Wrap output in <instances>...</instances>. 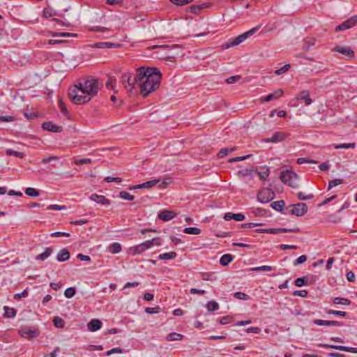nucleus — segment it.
Wrapping results in <instances>:
<instances>
[{
    "label": "nucleus",
    "mask_w": 357,
    "mask_h": 357,
    "mask_svg": "<svg viewBox=\"0 0 357 357\" xmlns=\"http://www.w3.org/2000/svg\"><path fill=\"white\" fill-rule=\"evenodd\" d=\"M26 296H28V291L25 289L22 293L15 294L14 298L16 300H20V298H25Z\"/></svg>",
    "instance_id": "69168bd1"
},
{
    "label": "nucleus",
    "mask_w": 357,
    "mask_h": 357,
    "mask_svg": "<svg viewBox=\"0 0 357 357\" xmlns=\"http://www.w3.org/2000/svg\"><path fill=\"white\" fill-rule=\"evenodd\" d=\"M176 216V213L172 211L164 210L158 214L159 219L168 221L173 219Z\"/></svg>",
    "instance_id": "412c9836"
},
{
    "label": "nucleus",
    "mask_w": 357,
    "mask_h": 357,
    "mask_svg": "<svg viewBox=\"0 0 357 357\" xmlns=\"http://www.w3.org/2000/svg\"><path fill=\"white\" fill-rule=\"evenodd\" d=\"M54 324L57 328H63L64 326V321L60 317H55L53 320Z\"/></svg>",
    "instance_id": "3c124183"
},
{
    "label": "nucleus",
    "mask_w": 357,
    "mask_h": 357,
    "mask_svg": "<svg viewBox=\"0 0 357 357\" xmlns=\"http://www.w3.org/2000/svg\"><path fill=\"white\" fill-rule=\"evenodd\" d=\"M333 303L337 305L342 304L349 305L351 303V301L345 298L336 297L333 299Z\"/></svg>",
    "instance_id": "58836bf2"
},
{
    "label": "nucleus",
    "mask_w": 357,
    "mask_h": 357,
    "mask_svg": "<svg viewBox=\"0 0 357 357\" xmlns=\"http://www.w3.org/2000/svg\"><path fill=\"white\" fill-rule=\"evenodd\" d=\"M316 39L314 38H306L303 40V46L302 49L305 51H310L311 47L314 46Z\"/></svg>",
    "instance_id": "393cba45"
},
{
    "label": "nucleus",
    "mask_w": 357,
    "mask_h": 357,
    "mask_svg": "<svg viewBox=\"0 0 357 357\" xmlns=\"http://www.w3.org/2000/svg\"><path fill=\"white\" fill-rule=\"evenodd\" d=\"M180 46L178 45H154L152 47V49L159 48L162 50L166 49H173V48H178Z\"/></svg>",
    "instance_id": "5fc2aeb1"
},
{
    "label": "nucleus",
    "mask_w": 357,
    "mask_h": 357,
    "mask_svg": "<svg viewBox=\"0 0 357 357\" xmlns=\"http://www.w3.org/2000/svg\"><path fill=\"white\" fill-rule=\"evenodd\" d=\"M357 25V16L354 15L349 18L347 20L343 22L342 24L337 25L335 31H344L349 29H351L354 27V26Z\"/></svg>",
    "instance_id": "9d476101"
},
{
    "label": "nucleus",
    "mask_w": 357,
    "mask_h": 357,
    "mask_svg": "<svg viewBox=\"0 0 357 357\" xmlns=\"http://www.w3.org/2000/svg\"><path fill=\"white\" fill-rule=\"evenodd\" d=\"M59 107L62 113H63L64 114H68V109L61 99L59 100Z\"/></svg>",
    "instance_id": "052dcab7"
},
{
    "label": "nucleus",
    "mask_w": 357,
    "mask_h": 357,
    "mask_svg": "<svg viewBox=\"0 0 357 357\" xmlns=\"http://www.w3.org/2000/svg\"><path fill=\"white\" fill-rule=\"evenodd\" d=\"M211 3H204L199 5H192L189 7V10L192 13L198 14L204 8H208L210 6Z\"/></svg>",
    "instance_id": "5701e85b"
},
{
    "label": "nucleus",
    "mask_w": 357,
    "mask_h": 357,
    "mask_svg": "<svg viewBox=\"0 0 357 357\" xmlns=\"http://www.w3.org/2000/svg\"><path fill=\"white\" fill-rule=\"evenodd\" d=\"M319 347L326 348V349H333L339 350L341 351L357 353V348H355V347H345V346H340V345H334V344H319Z\"/></svg>",
    "instance_id": "9b49d317"
},
{
    "label": "nucleus",
    "mask_w": 357,
    "mask_h": 357,
    "mask_svg": "<svg viewBox=\"0 0 357 357\" xmlns=\"http://www.w3.org/2000/svg\"><path fill=\"white\" fill-rule=\"evenodd\" d=\"M327 313L330 314H333L335 316H341V317L347 316V313L345 312L334 310H329L328 311H327Z\"/></svg>",
    "instance_id": "4d7b16f0"
},
{
    "label": "nucleus",
    "mask_w": 357,
    "mask_h": 357,
    "mask_svg": "<svg viewBox=\"0 0 357 357\" xmlns=\"http://www.w3.org/2000/svg\"><path fill=\"white\" fill-rule=\"evenodd\" d=\"M307 259V258L305 255H301L294 261V266H296L298 264H303L305 262Z\"/></svg>",
    "instance_id": "6e6d98bb"
},
{
    "label": "nucleus",
    "mask_w": 357,
    "mask_h": 357,
    "mask_svg": "<svg viewBox=\"0 0 357 357\" xmlns=\"http://www.w3.org/2000/svg\"><path fill=\"white\" fill-rule=\"evenodd\" d=\"M257 232L267 233V234H277L284 232H295L298 233L300 231V229L297 227L295 228H271V229H257L256 230Z\"/></svg>",
    "instance_id": "1a4fd4ad"
},
{
    "label": "nucleus",
    "mask_w": 357,
    "mask_h": 357,
    "mask_svg": "<svg viewBox=\"0 0 357 357\" xmlns=\"http://www.w3.org/2000/svg\"><path fill=\"white\" fill-rule=\"evenodd\" d=\"M206 307L208 311L214 312L219 309V305L216 301H211L206 303Z\"/></svg>",
    "instance_id": "f704fd0d"
},
{
    "label": "nucleus",
    "mask_w": 357,
    "mask_h": 357,
    "mask_svg": "<svg viewBox=\"0 0 357 357\" xmlns=\"http://www.w3.org/2000/svg\"><path fill=\"white\" fill-rule=\"evenodd\" d=\"M234 297L237 299L244 300V301L248 300L250 298V296L248 294H246L243 292H241V291L236 292L234 294Z\"/></svg>",
    "instance_id": "09e8293b"
},
{
    "label": "nucleus",
    "mask_w": 357,
    "mask_h": 357,
    "mask_svg": "<svg viewBox=\"0 0 357 357\" xmlns=\"http://www.w3.org/2000/svg\"><path fill=\"white\" fill-rule=\"evenodd\" d=\"M183 335L177 333H170L167 335L166 339L167 341L181 340L183 338Z\"/></svg>",
    "instance_id": "7c9ffc66"
},
{
    "label": "nucleus",
    "mask_w": 357,
    "mask_h": 357,
    "mask_svg": "<svg viewBox=\"0 0 357 357\" xmlns=\"http://www.w3.org/2000/svg\"><path fill=\"white\" fill-rule=\"evenodd\" d=\"M108 250L112 254H117L121 251V245L119 243H113L109 246Z\"/></svg>",
    "instance_id": "2f4dec72"
},
{
    "label": "nucleus",
    "mask_w": 357,
    "mask_h": 357,
    "mask_svg": "<svg viewBox=\"0 0 357 357\" xmlns=\"http://www.w3.org/2000/svg\"><path fill=\"white\" fill-rule=\"evenodd\" d=\"M19 334L24 338L32 339L39 335V331L37 329L25 328L19 331Z\"/></svg>",
    "instance_id": "4468645a"
},
{
    "label": "nucleus",
    "mask_w": 357,
    "mask_h": 357,
    "mask_svg": "<svg viewBox=\"0 0 357 357\" xmlns=\"http://www.w3.org/2000/svg\"><path fill=\"white\" fill-rule=\"evenodd\" d=\"M298 176L296 173L292 171L286 170L281 172L280 180L282 183L289 185L291 188H297L296 180Z\"/></svg>",
    "instance_id": "0eeeda50"
},
{
    "label": "nucleus",
    "mask_w": 357,
    "mask_h": 357,
    "mask_svg": "<svg viewBox=\"0 0 357 357\" xmlns=\"http://www.w3.org/2000/svg\"><path fill=\"white\" fill-rule=\"evenodd\" d=\"M52 251L53 250L52 248H46L43 253L39 254L36 257V259L44 261L52 255Z\"/></svg>",
    "instance_id": "bb28decb"
},
{
    "label": "nucleus",
    "mask_w": 357,
    "mask_h": 357,
    "mask_svg": "<svg viewBox=\"0 0 357 357\" xmlns=\"http://www.w3.org/2000/svg\"><path fill=\"white\" fill-rule=\"evenodd\" d=\"M234 259V257L230 254L223 255L220 259V263L222 266H227L232 260Z\"/></svg>",
    "instance_id": "c756f323"
},
{
    "label": "nucleus",
    "mask_w": 357,
    "mask_h": 357,
    "mask_svg": "<svg viewBox=\"0 0 357 357\" xmlns=\"http://www.w3.org/2000/svg\"><path fill=\"white\" fill-rule=\"evenodd\" d=\"M176 256V252H170L159 255L158 259L159 260H169L175 259Z\"/></svg>",
    "instance_id": "cd10ccee"
},
{
    "label": "nucleus",
    "mask_w": 357,
    "mask_h": 357,
    "mask_svg": "<svg viewBox=\"0 0 357 357\" xmlns=\"http://www.w3.org/2000/svg\"><path fill=\"white\" fill-rule=\"evenodd\" d=\"M6 154L7 155H13L20 158H23L24 157V153L14 151L12 149H6Z\"/></svg>",
    "instance_id": "4c0bfd02"
},
{
    "label": "nucleus",
    "mask_w": 357,
    "mask_h": 357,
    "mask_svg": "<svg viewBox=\"0 0 357 357\" xmlns=\"http://www.w3.org/2000/svg\"><path fill=\"white\" fill-rule=\"evenodd\" d=\"M138 82L140 93L143 97L155 91L160 86L161 73L158 68H138Z\"/></svg>",
    "instance_id": "f257e3e1"
},
{
    "label": "nucleus",
    "mask_w": 357,
    "mask_h": 357,
    "mask_svg": "<svg viewBox=\"0 0 357 357\" xmlns=\"http://www.w3.org/2000/svg\"><path fill=\"white\" fill-rule=\"evenodd\" d=\"M78 85L85 94L90 97L91 100L97 96L102 86L98 79L92 76L83 79L82 81L78 83Z\"/></svg>",
    "instance_id": "f03ea898"
},
{
    "label": "nucleus",
    "mask_w": 357,
    "mask_h": 357,
    "mask_svg": "<svg viewBox=\"0 0 357 357\" xmlns=\"http://www.w3.org/2000/svg\"><path fill=\"white\" fill-rule=\"evenodd\" d=\"M250 270L253 271H271L273 268L271 266L264 265L261 266L253 267Z\"/></svg>",
    "instance_id": "79ce46f5"
},
{
    "label": "nucleus",
    "mask_w": 357,
    "mask_h": 357,
    "mask_svg": "<svg viewBox=\"0 0 357 357\" xmlns=\"http://www.w3.org/2000/svg\"><path fill=\"white\" fill-rule=\"evenodd\" d=\"M308 292L307 290H296L293 292V295L298 296L302 298H306L307 296Z\"/></svg>",
    "instance_id": "603ef678"
},
{
    "label": "nucleus",
    "mask_w": 357,
    "mask_h": 357,
    "mask_svg": "<svg viewBox=\"0 0 357 357\" xmlns=\"http://www.w3.org/2000/svg\"><path fill=\"white\" fill-rule=\"evenodd\" d=\"M313 323L317 326H341V323L337 321H326L322 319H314Z\"/></svg>",
    "instance_id": "b1692460"
},
{
    "label": "nucleus",
    "mask_w": 357,
    "mask_h": 357,
    "mask_svg": "<svg viewBox=\"0 0 357 357\" xmlns=\"http://www.w3.org/2000/svg\"><path fill=\"white\" fill-rule=\"evenodd\" d=\"M284 92L282 89H278L269 95L262 98L261 102H269L274 99H278L283 95Z\"/></svg>",
    "instance_id": "f3484780"
},
{
    "label": "nucleus",
    "mask_w": 357,
    "mask_h": 357,
    "mask_svg": "<svg viewBox=\"0 0 357 357\" xmlns=\"http://www.w3.org/2000/svg\"><path fill=\"white\" fill-rule=\"evenodd\" d=\"M116 83V79L114 77H109L105 83V86L108 89H113Z\"/></svg>",
    "instance_id": "49530a36"
},
{
    "label": "nucleus",
    "mask_w": 357,
    "mask_h": 357,
    "mask_svg": "<svg viewBox=\"0 0 357 357\" xmlns=\"http://www.w3.org/2000/svg\"><path fill=\"white\" fill-rule=\"evenodd\" d=\"M119 197L126 200L132 201L134 199V196L130 195L126 191H121L119 192Z\"/></svg>",
    "instance_id": "37998d69"
},
{
    "label": "nucleus",
    "mask_w": 357,
    "mask_h": 357,
    "mask_svg": "<svg viewBox=\"0 0 357 357\" xmlns=\"http://www.w3.org/2000/svg\"><path fill=\"white\" fill-rule=\"evenodd\" d=\"M75 292L76 289L75 287H69L65 290L64 296L68 298H70L75 296Z\"/></svg>",
    "instance_id": "c03bdc74"
},
{
    "label": "nucleus",
    "mask_w": 357,
    "mask_h": 357,
    "mask_svg": "<svg viewBox=\"0 0 357 357\" xmlns=\"http://www.w3.org/2000/svg\"><path fill=\"white\" fill-rule=\"evenodd\" d=\"M51 236L52 237H60V236H65V237H69L70 234L67 232H62V231H56L52 233Z\"/></svg>",
    "instance_id": "e2e57ef3"
},
{
    "label": "nucleus",
    "mask_w": 357,
    "mask_h": 357,
    "mask_svg": "<svg viewBox=\"0 0 357 357\" xmlns=\"http://www.w3.org/2000/svg\"><path fill=\"white\" fill-rule=\"evenodd\" d=\"M356 147L355 143H348V144H340L334 145V149H354Z\"/></svg>",
    "instance_id": "ea45409f"
},
{
    "label": "nucleus",
    "mask_w": 357,
    "mask_h": 357,
    "mask_svg": "<svg viewBox=\"0 0 357 357\" xmlns=\"http://www.w3.org/2000/svg\"><path fill=\"white\" fill-rule=\"evenodd\" d=\"M343 183H344V180L341 179V178H337V179L331 180L328 183V190H329L331 188H333V187L337 186V185H338L340 184H342Z\"/></svg>",
    "instance_id": "a19ab883"
},
{
    "label": "nucleus",
    "mask_w": 357,
    "mask_h": 357,
    "mask_svg": "<svg viewBox=\"0 0 357 357\" xmlns=\"http://www.w3.org/2000/svg\"><path fill=\"white\" fill-rule=\"evenodd\" d=\"M42 128L53 132H60L62 131V127L53 123L51 121L45 122L42 124Z\"/></svg>",
    "instance_id": "2eb2a0df"
},
{
    "label": "nucleus",
    "mask_w": 357,
    "mask_h": 357,
    "mask_svg": "<svg viewBox=\"0 0 357 357\" xmlns=\"http://www.w3.org/2000/svg\"><path fill=\"white\" fill-rule=\"evenodd\" d=\"M289 135L287 133L282 132H275L271 137L264 139L263 142L278 143L284 140Z\"/></svg>",
    "instance_id": "f8f14e48"
},
{
    "label": "nucleus",
    "mask_w": 357,
    "mask_h": 357,
    "mask_svg": "<svg viewBox=\"0 0 357 357\" xmlns=\"http://www.w3.org/2000/svg\"><path fill=\"white\" fill-rule=\"evenodd\" d=\"M4 317L7 318H13L16 315V310L14 308H10L8 306L3 307Z\"/></svg>",
    "instance_id": "473e14b6"
},
{
    "label": "nucleus",
    "mask_w": 357,
    "mask_h": 357,
    "mask_svg": "<svg viewBox=\"0 0 357 357\" xmlns=\"http://www.w3.org/2000/svg\"><path fill=\"white\" fill-rule=\"evenodd\" d=\"M183 232L188 234L198 235L201 233V229L197 227H186Z\"/></svg>",
    "instance_id": "e433bc0d"
},
{
    "label": "nucleus",
    "mask_w": 357,
    "mask_h": 357,
    "mask_svg": "<svg viewBox=\"0 0 357 357\" xmlns=\"http://www.w3.org/2000/svg\"><path fill=\"white\" fill-rule=\"evenodd\" d=\"M160 183V179H153V180L143 183L142 184L134 185L132 188H130V189L135 190V189H140V188H151L153 186H155L156 184Z\"/></svg>",
    "instance_id": "dca6fc26"
},
{
    "label": "nucleus",
    "mask_w": 357,
    "mask_h": 357,
    "mask_svg": "<svg viewBox=\"0 0 357 357\" xmlns=\"http://www.w3.org/2000/svg\"><path fill=\"white\" fill-rule=\"evenodd\" d=\"M233 318L230 316L223 317L220 319V323L222 325L230 323L232 321Z\"/></svg>",
    "instance_id": "774afa93"
},
{
    "label": "nucleus",
    "mask_w": 357,
    "mask_h": 357,
    "mask_svg": "<svg viewBox=\"0 0 357 357\" xmlns=\"http://www.w3.org/2000/svg\"><path fill=\"white\" fill-rule=\"evenodd\" d=\"M90 199L98 204L107 205V206L110 205L109 200L108 199H107L103 195H98L96 194H92L90 197Z\"/></svg>",
    "instance_id": "aec40b11"
},
{
    "label": "nucleus",
    "mask_w": 357,
    "mask_h": 357,
    "mask_svg": "<svg viewBox=\"0 0 357 357\" xmlns=\"http://www.w3.org/2000/svg\"><path fill=\"white\" fill-rule=\"evenodd\" d=\"M25 194L26 195H28L29 197H36L39 196V195H40L38 190H37L36 188H31V187L26 188Z\"/></svg>",
    "instance_id": "c9c22d12"
},
{
    "label": "nucleus",
    "mask_w": 357,
    "mask_h": 357,
    "mask_svg": "<svg viewBox=\"0 0 357 357\" xmlns=\"http://www.w3.org/2000/svg\"><path fill=\"white\" fill-rule=\"evenodd\" d=\"M130 252L134 255H139L146 251L142 243L132 246L130 248Z\"/></svg>",
    "instance_id": "72a5a7b5"
},
{
    "label": "nucleus",
    "mask_w": 357,
    "mask_h": 357,
    "mask_svg": "<svg viewBox=\"0 0 357 357\" xmlns=\"http://www.w3.org/2000/svg\"><path fill=\"white\" fill-rule=\"evenodd\" d=\"M160 307L159 306H156V307H146L145 309V312L147 313V314H157L160 312Z\"/></svg>",
    "instance_id": "13d9d810"
},
{
    "label": "nucleus",
    "mask_w": 357,
    "mask_h": 357,
    "mask_svg": "<svg viewBox=\"0 0 357 357\" xmlns=\"http://www.w3.org/2000/svg\"><path fill=\"white\" fill-rule=\"evenodd\" d=\"M269 173H270L269 169H267L266 171L259 172L258 176L260 179L265 180L268 176Z\"/></svg>",
    "instance_id": "338daca9"
},
{
    "label": "nucleus",
    "mask_w": 357,
    "mask_h": 357,
    "mask_svg": "<svg viewBox=\"0 0 357 357\" xmlns=\"http://www.w3.org/2000/svg\"><path fill=\"white\" fill-rule=\"evenodd\" d=\"M172 3L176 6H183L193 1V0H169Z\"/></svg>",
    "instance_id": "8fccbe9b"
},
{
    "label": "nucleus",
    "mask_w": 357,
    "mask_h": 357,
    "mask_svg": "<svg viewBox=\"0 0 357 357\" xmlns=\"http://www.w3.org/2000/svg\"><path fill=\"white\" fill-rule=\"evenodd\" d=\"M308 280V278L307 277H303V278H298L295 280L294 284L297 287H302L303 286L305 282Z\"/></svg>",
    "instance_id": "a18cd8bd"
},
{
    "label": "nucleus",
    "mask_w": 357,
    "mask_h": 357,
    "mask_svg": "<svg viewBox=\"0 0 357 357\" xmlns=\"http://www.w3.org/2000/svg\"><path fill=\"white\" fill-rule=\"evenodd\" d=\"M102 327V322L99 319H93L88 324V329L91 332L97 331Z\"/></svg>",
    "instance_id": "4be33fe9"
},
{
    "label": "nucleus",
    "mask_w": 357,
    "mask_h": 357,
    "mask_svg": "<svg viewBox=\"0 0 357 357\" xmlns=\"http://www.w3.org/2000/svg\"><path fill=\"white\" fill-rule=\"evenodd\" d=\"M297 197L299 200H307L313 198L312 195H305L302 192L297 194Z\"/></svg>",
    "instance_id": "bf43d9fd"
},
{
    "label": "nucleus",
    "mask_w": 357,
    "mask_h": 357,
    "mask_svg": "<svg viewBox=\"0 0 357 357\" xmlns=\"http://www.w3.org/2000/svg\"><path fill=\"white\" fill-rule=\"evenodd\" d=\"M259 29V26L254 27L252 29L249 30L248 31H247L241 35H239L236 38L230 39L229 40H228V42H227L226 43L222 45V47L224 49H228L233 46L239 45L243 41H244L246 38H248L249 36H252L254 33H255L257 31H258Z\"/></svg>",
    "instance_id": "39448f33"
},
{
    "label": "nucleus",
    "mask_w": 357,
    "mask_h": 357,
    "mask_svg": "<svg viewBox=\"0 0 357 357\" xmlns=\"http://www.w3.org/2000/svg\"><path fill=\"white\" fill-rule=\"evenodd\" d=\"M275 197L274 192L270 188H263L257 194V199L259 202L268 203Z\"/></svg>",
    "instance_id": "6e6552de"
},
{
    "label": "nucleus",
    "mask_w": 357,
    "mask_h": 357,
    "mask_svg": "<svg viewBox=\"0 0 357 357\" xmlns=\"http://www.w3.org/2000/svg\"><path fill=\"white\" fill-rule=\"evenodd\" d=\"M120 44L113 43L110 42H100L96 43L93 47L100 49H109V48H116L120 47Z\"/></svg>",
    "instance_id": "6ab92c4d"
},
{
    "label": "nucleus",
    "mask_w": 357,
    "mask_h": 357,
    "mask_svg": "<svg viewBox=\"0 0 357 357\" xmlns=\"http://www.w3.org/2000/svg\"><path fill=\"white\" fill-rule=\"evenodd\" d=\"M91 162H92V160L90 158H82V159L75 160L74 161V163L77 165H83V164H89Z\"/></svg>",
    "instance_id": "864d4df0"
},
{
    "label": "nucleus",
    "mask_w": 357,
    "mask_h": 357,
    "mask_svg": "<svg viewBox=\"0 0 357 357\" xmlns=\"http://www.w3.org/2000/svg\"><path fill=\"white\" fill-rule=\"evenodd\" d=\"M138 77V68L136 70V74L130 72L122 74L121 82L128 93H131L136 85L139 86Z\"/></svg>",
    "instance_id": "20e7f679"
},
{
    "label": "nucleus",
    "mask_w": 357,
    "mask_h": 357,
    "mask_svg": "<svg viewBox=\"0 0 357 357\" xmlns=\"http://www.w3.org/2000/svg\"><path fill=\"white\" fill-rule=\"evenodd\" d=\"M307 206L305 203L300 202L291 204L285 209V214H291L297 217L303 216L307 212Z\"/></svg>",
    "instance_id": "423d86ee"
},
{
    "label": "nucleus",
    "mask_w": 357,
    "mask_h": 357,
    "mask_svg": "<svg viewBox=\"0 0 357 357\" xmlns=\"http://www.w3.org/2000/svg\"><path fill=\"white\" fill-rule=\"evenodd\" d=\"M105 181L107 183H110V182L121 183L122 181V179L120 177L107 176V177L105 178Z\"/></svg>",
    "instance_id": "0e129e2a"
},
{
    "label": "nucleus",
    "mask_w": 357,
    "mask_h": 357,
    "mask_svg": "<svg viewBox=\"0 0 357 357\" xmlns=\"http://www.w3.org/2000/svg\"><path fill=\"white\" fill-rule=\"evenodd\" d=\"M333 51L339 52V53L349 57V59L353 58L354 56V51L351 50V47H347V46L337 45L333 49Z\"/></svg>",
    "instance_id": "ddd939ff"
},
{
    "label": "nucleus",
    "mask_w": 357,
    "mask_h": 357,
    "mask_svg": "<svg viewBox=\"0 0 357 357\" xmlns=\"http://www.w3.org/2000/svg\"><path fill=\"white\" fill-rule=\"evenodd\" d=\"M68 95L72 102L75 105H82L91 100L90 97L85 94L78 84L70 89Z\"/></svg>",
    "instance_id": "7ed1b4c3"
},
{
    "label": "nucleus",
    "mask_w": 357,
    "mask_h": 357,
    "mask_svg": "<svg viewBox=\"0 0 357 357\" xmlns=\"http://www.w3.org/2000/svg\"><path fill=\"white\" fill-rule=\"evenodd\" d=\"M70 258V252L66 248L61 250L56 256V259L59 261L63 262L68 260Z\"/></svg>",
    "instance_id": "a878e982"
},
{
    "label": "nucleus",
    "mask_w": 357,
    "mask_h": 357,
    "mask_svg": "<svg viewBox=\"0 0 357 357\" xmlns=\"http://www.w3.org/2000/svg\"><path fill=\"white\" fill-rule=\"evenodd\" d=\"M271 206L277 211H282L285 206V202L284 200L275 201L271 204Z\"/></svg>",
    "instance_id": "c85d7f7f"
},
{
    "label": "nucleus",
    "mask_w": 357,
    "mask_h": 357,
    "mask_svg": "<svg viewBox=\"0 0 357 357\" xmlns=\"http://www.w3.org/2000/svg\"><path fill=\"white\" fill-rule=\"evenodd\" d=\"M65 208H66L65 206H61V205H58V204H52V205H50L47 208V210H58V211L64 210Z\"/></svg>",
    "instance_id": "680f3d73"
},
{
    "label": "nucleus",
    "mask_w": 357,
    "mask_h": 357,
    "mask_svg": "<svg viewBox=\"0 0 357 357\" xmlns=\"http://www.w3.org/2000/svg\"><path fill=\"white\" fill-rule=\"evenodd\" d=\"M289 68H290V65L289 64H285L284 66H283L280 68L275 70V74H276L278 75H282L283 73H285L287 70H289Z\"/></svg>",
    "instance_id": "de8ad7c7"
},
{
    "label": "nucleus",
    "mask_w": 357,
    "mask_h": 357,
    "mask_svg": "<svg viewBox=\"0 0 357 357\" xmlns=\"http://www.w3.org/2000/svg\"><path fill=\"white\" fill-rule=\"evenodd\" d=\"M296 98L304 101L306 105H309L312 102V100L310 97V93L307 90L302 91Z\"/></svg>",
    "instance_id": "a211bd4d"
}]
</instances>
